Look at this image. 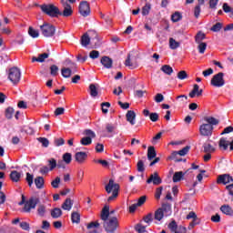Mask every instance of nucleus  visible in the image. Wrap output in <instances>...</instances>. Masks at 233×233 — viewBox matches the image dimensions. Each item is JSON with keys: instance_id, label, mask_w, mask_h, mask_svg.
Segmentation results:
<instances>
[{"instance_id": "nucleus-1", "label": "nucleus", "mask_w": 233, "mask_h": 233, "mask_svg": "<svg viewBox=\"0 0 233 233\" xmlns=\"http://www.w3.org/2000/svg\"><path fill=\"white\" fill-rule=\"evenodd\" d=\"M100 219L104 221L103 227L107 233H116V230L119 228V220L117 219V217H110V213H108V206H105L102 208Z\"/></svg>"}, {"instance_id": "nucleus-2", "label": "nucleus", "mask_w": 233, "mask_h": 233, "mask_svg": "<svg viewBox=\"0 0 233 233\" xmlns=\"http://www.w3.org/2000/svg\"><path fill=\"white\" fill-rule=\"evenodd\" d=\"M204 121H206V124H202L199 127L200 136H204V137L212 136L214 126L219 125V120H218L214 116H206L204 117Z\"/></svg>"}, {"instance_id": "nucleus-3", "label": "nucleus", "mask_w": 233, "mask_h": 233, "mask_svg": "<svg viewBox=\"0 0 233 233\" xmlns=\"http://www.w3.org/2000/svg\"><path fill=\"white\" fill-rule=\"evenodd\" d=\"M39 198L38 197H31L27 201L25 195H22V200L18 203V205L21 207L24 206V212L30 213L32 208H35L39 203Z\"/></svg>"}, {"instance_id": "nucleus-4", "label": "nucleus", "mask_w": 233, "mask_h": 233, "mask_svg": "<svg viewBox=\"0 0 233 233\" xmlns=\"http://www.w3.org/2000/svg\"><path fill=\"white\" fill-rule=\"evenodd\" d=\"M88 33H85L80 39L82 46L86 47L87 45H90V42L95 45V46H97L99 45V37H97V32L95 30H90Z\"/></svg>"}, {"instance_id": "nucleus-5", "label": "nucleus", "mask_w": 233, "mask_h": 233, "mask_svg": "<svg viewBox=\"0 0 233 233\" xmlns=\"http://www.w3.org/2000/svg\"><path fill=\"white\" fill-rule=\"evenodd\" d=\"M172 215V206L168 203L166 204H162V207L157 208L155 211V216H154V219H156L157 221H161V219H163V218H168V216Z\"/></svg>"}, {"instance_id": "nucleus-6", "label": "nucleus", "mask_w": 233, "mask_h": 233, "mask_svg": "<svg viewBox=\"0 0 233 233\" xmlns=\"http://www.w3.org/2000/svg\"><path fill=\"white\" fill-rule=\"evenodd\" d=\"M39 8L48 15L49 17H59V14H61L59 7L56 6L54 4H43L39 5Z\"/></svg>"}, {"instance_id": "nucleus-7", "label": "nucleus", "mask_w": 233, "mask_h": 233, "mask_svg": "<svg viewBox=\"0 0 233 233\" xmlns=\"http://www.w3.org/2000/svg\"><path fill=\"white\" fill-rule=\"evenodd\" d=\"M106 192H107V194L112 192V196L107 198L108 203H110V201H114V199L119 196V184H115L114 180L110 179L108 184L106 186Z\"/></svg>"}, {"instance_id": "nucleus-8", "label": "nucleus", "mask_w": 233, "mask_h": 233, "mask_svg": "<svg viewBox=\"0 0 233 233\" xmlns=\"http://www.w3.org/2000/svg\"><path fill=\"white\" fill-rule=\"evenodd\" d=\"M40 32L44 37H54L56 35V27L50 23H44L40 25Z\"/></svg>"}, {"instance_id": "nucleus-9", "label": "nucleus", "mask_w": 233, "mask_h": 233, "mask_svg": "<svg viewBox=\"0 0 233 233\" xmlns=\"http://www.w3.org/2000/svg\"><path fill=\"white\" fill-rule=\"evenodd\" d=\"M8 79L13 85H18L21 81V70L18 67H11L8 73Z\"/></svg>"}, {"instance_id": "nucleus-10", "label": "nucleus", "mask_w": 233, "mask_h": 233, "mask_svg": "<svg viewBox=\"0 0 233 233\" xmlns=\"http://www.w3.org/2000/svg\"><path fill=\"white\" fill-rule=\"evenodd\" d=\"M102 132L104 137H114L117 134V124L106 123Z\"/></svg>"}, {"instance_id": "nucleus-11", "label": "nucleus", "mask_w": 233, "mask_h": 233, "mask_svg": "<svg viewBox=\"0 0 233 233\" xmlns=\"http://www.w3.org/2000/svg\"><path fill=\"white\" fill-rule=\"evenodd\" d=\"M210 83L212 86H216L217 88H221V86H225V74L223 72L216 74L211 78Z\"/></svg>"}, {"instance_id": "nucleus-12", "label": "nucleus", "mask_w": 233, "mask_h": 233, "mask_svg": "<svg viewBox=\"0 0 233 233\" xmlns=\"http://www.w3.org/2000/svg\"><path fill=\"white\" fill-rule=\"evenodd\" d=\"M78 12L82 17H88V15H90V4L85 0L80 2Z\"/></svg>"}, {"instance_id": "nucleus-13", "label": "nucleus", "mask_w": 233, "mask_h": 233, "mask_svg": "<svg viewBox=\"0 0 233 233\" xmlns=\"http://www.w3.org/2000/svg\"><path fill=\"white\" fill-rule=\"evenodd\" d=\"M190 151V146H186L179 151H173L169 157H167V159L170 161L177 160V156H187L188 152Z\"/></svg>"}, {"instance_id": "nucleus-14", "label": "nucleus", "mask_w": 233, "mask_h": 233, "mask_svg": "<svg viewBox=\"0 0 233 233\" xmlns=\"http://www.w3.org/2000/svg\"><path fill=\"white\" fill-rule=\"evenodd\" d=\"M233 177L229 174H223L218 176L217 183L222 185H228V183H232Z\"/></svg>"}, {"instance_id": "nucleus-15", "label": "nucleus", "mask_w": 233, "mask_h": 233, "mask_svg": "<svg viewBox=\"0 0 233 233\" xmlns=\"http://www.w3.org/2000/svg\"><path fill=\"white\" fill-rule=\"evenodd\" d=\"M147 183L150 185V183H153V185H161L163 183V180L159 177V174L157 172H155L154 174H151L149 178L147 180Z\"/></svg>"}, {"instance_id": "nucleus-16", "label": "nucleus", "mask_w": 233, "mask_h": 233, "mask_svg": "<svg viewBox=\"0 0 233 233\" xmlns=\"http://www.w3.org/2000/svg\"><path fill=\"white\" fill-rule=\"evenodd\" d=\"M142 114L145 117H149L150 121L153 123L159 121V114L157 113H150L148 109H144Z\"/></svg>"}, {"instance_id": "nucleus-17", "label": "nucleus", "mask_w": 233, "mask_h": 233, "mask_svg": "<svg viewBox=\"0 0 233 233\" xmlns=\"http://www.w3.org/2000/svg\"><path fill=\"white\" fill-rule=\"evenodd\" d=\"M87 157H88V155L85 151H79L75 154V159L76 163H79V165H83V163L86 161Z\"/></svg>"}, {"instance_id": "nucleus-18", "label": "nucleus", "mask_w": 233, "mask_h": 233, "mask_svg": "<svg viewBox=\"0 0 233 233\" xmlns=\"http://www.w3.org/2000/svg\"><path fill=\"white\" fill-rule=\"evenodd\" d=\"M199 97L200 96H203V89H199V86L198 84H195L193 86L192 91L189 93V97L194 99V97Z\"/></svg>"}, {"instance_id": "nucleus-19", "label": "nucleus", "mask_w": 233, "mask_h": 233, "mask_svg": "<svg viewBox=\"0 0 233 233\" xmlns=\"http://www.w3.org/2000/svg\"><path fill=\"white\" fill-rule=\"evenodd\" d=\"M64 11L58 15H63V17H70L74 14V10H72V5L70 4H66V6H63Z\"/></svg>"}, {"instance_id": "nucleus-20", "label": "nucleus", "mask_w": 233, "mask_h": 233, "mask_svg": "<svg viewBox=\"0 0 233 233\" xmlns=\"http://www.w3.org/2000/svg\"><path fill=\"white\" fill-rule=\"evenodd\" d=\"M48 57H50V54L48 53L40 54L38 57H32V63H45V59H48Z\"/></svg>"}, {"instance_id": "nucleus-21", "label": "nucleus", "mask_w": 233, "mask_h": 233, "mask_svg": "<svg viewBox=\"0 0 233 233\" xmlns=\"http://www.w3.org/2000/svg\"><path fill=\"white\" fill-rule=\"evenodd\" d=\"M127 121L130 123V125H136V112L134 110H128L126 114Z\"/></svg>"}, {"instance_id": "nucleus-22", "label": "nucleus", "mask_w": 233, "mask_h": 233, "mask_svg": "<svg viewBox=\"0 0 233 233\" xmlns=\"http://www.w3.org/2000/svg\"><path fill=\"white\" fill-rule=\"evenodd\" d=\"M100 63L105 68H111L114 61L108 56H103L100 60Z\"/></svg>"}, {"instance_id": "nucleus-23", "label": "nucleus", "mask_w": 233, "mask_h": 233, "mask_svg": "<svg viewBox=\"0 0 233 233\" xmlns=\"http://www.w3.org/2000/svg\"><path fill=\"white\" fill-rule=\"evenodd\" d=\"M9 177L11 181H13L14 183H19L21 179V173L18 172L17 170H13L11 171Z\"/></svg>"}, {"instance_id": "nucleus-24", "label": "nucleus", "mask_w": 233, "mask_h": 233, "mask_svg": "<svg viewBox=\"0 0 233 233\" xmlns=\"http://www.w3.org/2000/svg\"><path fill=\"white\" fill-rule=\"evenodd\" d=\"M99 227H100L99 222L96 221V222H90L89 224H87L86 228L87 230H89L88 233H97V229L96 228H99Z\"/></svg>"}, {"instance_id": "nucleus-25", "label": "nucleus", "mask_w": 233, "mask_h": 233, "mask_svg": "<svg viewBox=\"0 0 233 233\" xmlns=\"http://www.w3.org/2000/svg\"><path fill=\"white\" fill-rule=\"evenodd\" d=\"M229 143L227 138L222 137L218 141V148H220V150H228Z\"/></svg>"}, {"instance_id": "nucleus-26", "label": "nucleus", "mask_w": 233, "mask_h": 233, "mask_svg": "<svg viewBox=\"0 0 233 233\" xmlns=\"http://www.w3.org/2000/svg\"><path fill=\"white\" fill-rule=\"evenodd\" d=\"M74 206V201L72 198H66L65 202L62 204L63 210L70 211L72 210V207Z\"/></svg>"}, {"instance_id": "nucleus-27", "label": "nucleus", "mask_w": 233, "mask_h": 233, "mask_svg": "<svg viewBox=\"0 0 233 233\" xmlns=\"http://www.w3.org/2000/svg\"><path fill=\"white\" fill-rule=\"evenodd\" d=\"M63 216V210L59 208H55L51 209V218L53 219H58V218H61Z\"/></svg>"}, {"instance_id": "nucleus-28", "label": "nucleus", "mask_w": 233, "mask_h": 233, "mask_svg": "<svg viewBox=\"0 0 233 233\" xmlns=\"http://www.w3.org/2000/svg\"><path fill=\"white\" fill-rule=\"evenodd\" d=\"M220 210L222 211V214H225L226 216H233L232 207H230L228 205L221 206Z\"/></svg>"}, {"instance_id": "nucleus-29", "label": "nucleus", "mask_w": 233, "mask_h": 233, "mask_svg": "<svg viewBox=\"0 0 233 233\" xmlns=\"http://www.w3.org/2000/svg\"><path fill=\"white\" fill-rule=\"evenodd\" d=\"M156 156H157V154L156 153V147H154L153 146H150L147 148V159H148V161H152V159L156 158Z\"/></svg>"}, {"instance_id": "nucleus-30", "label": "nucleus", "mask_w": 233, "mask_h": 233, "mask_svg": "<svg viewBox=\"0 0 233 233\" xmlns=\"http://www.w3.org/2000/svg\"><path fill=\"white\" fill-rule=\"evenodd\" d=\"M185 174H187V172L185 173H183V171L175 172V174L173 175V183H179V181H181V179L185 177Z\"/></svg>"}, {"instance_id": "nucleus-31", "label": "nucleus", "mask_w": 233, "mask_h": 233, "mask_svg": "<svg viewBox=\"0 0 233 233\" xmlns=\"http://www.w3.org/2000/svg\"><path fill=\"white\" fill-rule=\"evenodd\" d=\"M71 221L72 223H76V225H79V223H81V214H79V212L76 211L72 212Z\"/></svg>"}, {"instance_id": "nucleus-32", "label": "nucleus", "mask_w": 233, "mask_h": 233, "mask_svg": "<svg viewBox=\"0 0 233 233\" xmlns=\"http://www.w3.org/2000/svg\"><path fill=\"white\" fill-rule=\"evenodd\" d=\"M35 185L36 188L41 189L45 187V178L43 177H36L35 178Z\"/></svg>"}, {"instance_id": "nucleus-33", "label": "nucleus", "mask_w": 233, "mask_h": 233, "mask_svg": "<svg viewBox=\"0 0 233 233\" xmlns=\"http://www.w3.org/2000/svg\"><path fill=\"white\" fill-rule=\"evenodd\" d=\"M160 70L161 72H164V74H166L167 76H172V74H174V69L168 65L162 66Z\"/></svg>"}, {"instance_id": "nucleus-34", "label": "nucleus", "mask_w": 233, "mask_h": 233, "mask_svg": "<svg viewBox=\"0 0 233 233\" xmlns=\"http://www.w3.org/2000/svg\"><path fill=\"white\" fill-rule=\"evenodd\" d=\"M89 94L91 97H97L99 92L97 91V86H96V84L89 85Z\"/></svg>"}, {"instance_id": "nucleus-35", "label": "nucleus", "mask_w": 233, "mask_h": 233, "mask_svg": "<svg viewBox=\"0 0 233 233\" xmlns=\"http://www.w3.org/2000/svg\"><path fill=\"white\" fill-rule=\"evenodd\" d=\"M207 38V35H205V33L199 31L196 36H195V43H203L202 41H204V39Z\"/></svg>"}, {"instance_id": "nucleus-36", "label": "nucleus", "mask_w": 233, "mask_h": 233, "mask_svg": "<svg viewBox=\"0 0 233 233\" xmlns=\"http://www.w3.org/2000/svg\"><path fill=\"white\" fill-rule=\"evenodd\" d=\"M61 74L66 79H68V77H71L72 76V69L69 67H63L61 69Z\"/></svg>"}, {"instance_id": "nucleus-37", "label": "nucleus", "mask_w": 233, "mask_h": 233, "mask_svg": "<svg viewBox=\"0 0 233 233\" xmlns=\"http://www.w3.org/2000/svg\"><path fill=\"white\" fill-rule=\"evenodd\" d=\"M179 46V42L176 41L173 37L169 38V48H171V50H177Z\"/></svg>"}, {"instance_id": "nucleus-38", "label": "nucleus", "mask_w": 233, "mask_h": 233, "mask_svg": "<svg viewBox=\"0 0 233 233\" xmlns=\"http://www.w3.org/2000/svg\"><path fill=\"white\" fill-rule=\"evenodd\" d=\"M203 148L206 154H211V152H216V148L212 145L208 143H205L203 145Z\"/></svg>"}, {"instance_id": "nucleus-39", "label": "nucleus", "mask_w": 233, "mask_h": 233, "mask_svg": "<svg viewBox=\"0 0 233 233\" xmlns=\"http://www.w3.org/2000/svg\"><path fill=\"white\" fill-rule=\"evenodd\" d=\"M15 112V111L14 110V107L12 106L7 107L5 113L6 119H12L14 117Z\"/></svg>"}, {"instance_id": "nucleus-40", "label": "nucleus", "mask_w": 233, "mask_h": 233, "mask_svg": "<svg viewBox=\"0 0 233 233\" xmlns=\"http://www.w3.org/2000/svg\"><path fill=\"white\" fill-rule=\"evenodd\" d=\"M181 19H183V15H181V13H179V12H175L171 15V20L173 21V23H177V22L181 21Z\"/></svg>"}, {"instance_id": "nucleus-41", "label": "nucleus", "mask_w": 233, "mask_h": 233, "mask_svg": "<svg viewBox=\"0 0 233 233\" xmlns=\"http://www.w3.org/2000/svg\"><path fill=\"white\" fill-rule=\"evenodd\" d=\"M63 161L66 165H70L72 163V154L71 153H65L63 155Z\"/></svg>"}, {"instance_id": "nucleus-42", "label": "nucleus", "mask_w": 233, "mask_h": 233, "mask_svg": "<svg viewBox=\"0 0 233 233\" xmlns=\"http://www.w3.org/2000/svg\"><path fill=\"white\" fill-rule=\"evenodd\" d=\"M37 214L40 216V218H45V214H46V207H45V205H39Z\"/></svg>"}, {"instance_id": "nucleus-43", "label": "nucleus", "mask_w": 233, "mask_h": 233, "mask_svg": "<svg viewBox=\"0 0 233 233\" xmlns=\"http://www.w3.org/2000/svg\"><path fill=\"white\" fill-rule=\"evenodd\" d=\"M28 34L31 37H33L34 39L39 37V31L34 29V27L30 26L28 29Z\"/></svg>"}, {"instance_id": "nucleus-44", "label": "nucleus", "mask_w": 233, "mask_h": 233, "mask_svg": "<svg viewBox=\"0 0 233 233\" xmlns=\"http://www.w3.org/2000/svg\"><path fill=\"white\" fill-rule=\"evenodd\" d=\"M177 79H180V81H183L185 79H188V74H187V71L181 70L177 75Z\"/></svg>"}, {"instance_id": "nucleus-45", "label": "nucleus", "mask_w": 233, "mask_h": 233, "mask_svg": "<svg viewBox=\"0 0 233 233\" xmlns=\"http://www.w3.org/2000/svg\"><path fill=\"white\" fill-rule=\"evenodd\" d=\"M49 70H50V75L53 76V77H56V76H57V74L59 73V66L56 65H52Z\"/></svg>"}, {"instance_id": "nucleus-46", "label": "nucleus", "mask_w": 233, "mask_h": 233, "mask_svg": "<svg viewBox=\"0 0 233 233\" xmlns=\"http://www.w3.org/2000/svg\"><path fill=\"white\" fill-rule=\"evenodd\" d=\"M80 144L84 147H88V145H92V140L88 137H84L81 138Z\"/></svg>"}, {"instance_id": "nucleus-47", "label": "nucleus", "mask_w": 233, "mask_h": 233, "mask_svg": "<svg viewBox=\"0 0 233 233\" xmlns=\"http://www.w3.org/2000/svg\"><path fill=\"white\" fill-rule=\"evenodd\" d=\"M198 50L199 52V54H205V50H207V43L205 42H200L198 43Z\"/></svg>"}, {"instance_id": "nucleus-48", "label": "nucleus", "mask_w": 233, "mask_h": 233, "mask_svg": "<svg viewBox=\"0 0 233 233\" xmlns=\"http://www.w3.org/2000/svg\"><path fill=\"white\" fill-rule=\"evenodd\" d=\"M200 223L201 220L198 218H193V220L189 223V226L187 227L188 230H192V228H194L196 225H199Z\"/></svg>"}, {"instance_id": "nucleus-49", "label": "nucleus", "mask_w": 233, "mask_h": 233, "mask_svg": "<svg viewBox=\"0 0 233 233\" xmlns=\"http://www.w3.org/2000/svg\"><path fill=\"white\" fill-rule=\"evenodd\" d=\"M37 140L39 141V143L42 144V147H44L45 148H48V145H50V141H48V138L38 137Z\"/></svg>"}, {"instance_id": "nucleus-50", "label": "nucleus", "mask_w": 233, "mask_h": 233, "mask_svg": "<svg viewBox=\"0 0 233 233\" xmlns=\"http://www.w3.org/2000/svg\"><path fill=\"white\" fill-rule=\"evenodd\" d=\"M167 227L169 230H171V232L176 233L177 231V223L176 222V220L171 221Z\"/></svg>"}, {"instance_id": "nucleus-51", "label": "nucleus", "mask_w": 233, "mask_h": 233, "mask_svg": "<svg viewBox=\"0 0 233 233\" xmlns=\"http://www.w3.org/2000/svg\"><path fill=\"white\" fill-rule=\"evenodd\" d=\"M25 176V181L27 182L28 187H32V185H34V175L26 173Z\"/></svg>"}, {"instance_id": "nucleus-52", "label": "nucleus", "mask_w": 233, "mask_h": 233, "mask_svg": "<svg viewBox=\"0 0 233 233\" xmlns=\"http://www.w3.org/2000/svg\"><path fill=\"white\" fill-rule=\"evenodd\" d=\"M145 223H147V225H150L154 221V215L152 213L147 214L143 218Z\"/></svg>"}, {"instance_id": "nucleus-53", "label": "nucleus", "mask_w": 233, "mask_h": 233, "mask_svg": "<svg viewBox=\"0 0 233 233\" xmlns=\"http://www.w3.org/2000/svg\"><path fill=\"white\" fill-rule=\"evenodd\" d=\"M150 8H151L150 4H146L142 7V15H148V14H150Z\"/></svg>"}, {"instance_id": "nucleus-54", "label": "nucleus", "mask_w": 233, "mask_h": 233, "mask_svg": "<svg viewBox=\"0 0 233 233\" xmlns=\"http://www.w3.org/2000/svg\"><path fill=\"white\" fill-rule=\"evenodd\" d=\"M137 172H145V162L143 160H138L137 163Z\"/></svg>"}, {"instance_id": "nucleus-55", "label": "nucleus", "mask_w": 233, "mask_h": 233, "mask_svg": "<svg viewBox=\"0 0 233 233\" xmlns=\"http://www.w3.org/2000/svg\"><path fill=\"white\" fill-rule=\"evenodd\" d=\"M221 28H223V24L218 22L211 27V32H220Z\"/></svg>"}, {"instance_id": "nucleus-56", "label": "nucleus", "mask_w": 233, "mask_h": 233, "mask_svg": "<svg viewBox=\"0 0 233 233\" xmlns=\"http://www.w3.org/2000/svg\"><path fill=\"white\" fill-rule=\"evenodd\" d=\"M84 135L86 136V137H90L91 140L94 139V137H96V133L91 129H86L84 131Z\"/></svg>"}, {"instance_id": "nucleus-57", "label": "nucleus", "mask_w": 233, "mask_h": 233, "mask_svg": "<svg viewBox=\"0 0 233 233\" xmlns=\"http://www.w3.org/2000/svg\"><path fill=\"white\" fill-rule=\"evenodd\" d=\"M59 183H61V177H56V179L51 182V187H53V188H59Z\"/></svg>"}, {"instance_id": "nucleus-58", "label": "nucleus", "mask_w": 233, "mask_h": 233, "mask_svg": "<svg viewBox=\"0 0 233 233\" xmlns=\"http://www.w3.org/2000/svg\"><path fill=\"white\" fill-rule=\"evenodd\" d=\"M48 163H49V170H54V168L57 167V161L56 160V158H50L48 160Z\"/></svg>"}, {"instance_id": "nucleus-59", "label": "nucleus", "mask_w": 233, "mask_h": 233, "mask_svg": "<svg viewBox=\"0 0 233 233\" xmlns=\"http://www.w3.org/2000/svg\"><path fill=\"white\" fill-rule=\"evenodd\" d=\"M101 106H102L103 114H108V109L107 108H110V102H103L101 104ZM105 107H106V108H105Z\"/></svg>"}, {"instance_id": "nucleus-60", "label": "nucleus", "mask_w": 233, "mask_h": 233, "mask_svg": "<svg viewBox=\"0 0 233 233\" xmlns=\"http://www.w3.org/2000/svg\"><path fill=\"white\" fill-rule=\"evenodd\" d=\"M222 10L225 12V14H232V7H230L228 3L223 4Z\"/></svg>"}, {"instance_id": "nucleus-61", "label": "nucleus", "mask_w": 233, "mask_h": 233, "mask_svg": "<svg viewBox=\"0 0 233 233\" xmlns=\"http://www.w3.org/2000/svg\"><path fill=\"white\" fill-rule=\"evenodd\" d=\"M135 229H136V231L138 232V233H145V232H147V227L141 226V224H137V225L135 227Z\"/></svg>"}, {"instance_id": "nucleus-62", "label": "nucleus", "mask_w": 233, "mask_h": 233, "mask_svg": "<svg viewBox=\"0 0 233 233\" xmlns=\"http://www.w3.org/2000/svg\"><path fill=\"white\" fill-rule=\"evenodd\" d=\"M20 228H22V230H26L28 232L30 231V224L25 221L20 222Z\"/></svg>"}, {"instance_id": "nucleus-63", "label": "nucleus", "mask_w": 233, "mask_h": 233, "mask_svg": "<svg viewBox=\"0 0 233 233\" xmlns=\"http://www.w3.org/2000/svg\"><path fill=\"white\" fill-rule=\"evenodd\" d=\"M90 59H97L99 57V51L93 50L89 53Z\"/></svg>"}, {"instance_id": "nucleus-64", "label": "nucleus", "mask_w": 233, "mask_h": 233, "mask_svg": "<svg viewBox=\"0 0 233 233\" xmlns=\"http://www.w3.org/2000/svg\"><path fill=\"white\" fill-rule=\"evenodd\" d=\"M165 100V96L161 93H157L155 96L156 103H162Z\"/></svg>"}]
</instances>
